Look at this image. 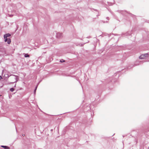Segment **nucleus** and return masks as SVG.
<instances>
[{
    "mask_svg": "<svg viewBox=\"0 0 149 149\" xmlns=\"http://www.w3.org/2000/svg\"><path fill=\"white\" fill-rule=\"evenodd\" d=\"M65 61L64 60H63V59H61L60 60V62H61V63H63V62H64Z\"/></svg>",
    "mask_w": 149,
    "mask_h": 149,
    "instance_id": "15",
    "label": "nucleus"
},
{
    "mask_svg": "<svg viewBox=\"0 0 149 149\" xmlns=\"http://www.w3.org/2000/svg\"><path fill=\"white\" fill-rule=\"evenodd\" d=\"M11 36V35L9 33H6L4 35L3 37H5L6 38L9 37Z\"/></svg>",
    "mask_w": 149,
    "mask_h": 149,
    "instance_id": "8",
    "label": "nucleus"
},
{
    "mask_svg": "<svg viewBox=\"0 0 149 149\" xmlns=\"http://www.w3.org/2000/svg\"><path fill=\"white\" fill-rule=\"evenodd\" d=\"M134 146V147H135V146H136V145H134V146Z\"/></svg>",
    "mask_w": 149,
    "mask_h": 149,
    "instance_id": "21",
    "label": "nucleus"
},
{
    "mask_svg": "<svg viewBox=\"0 0 149 149\" xmlns=\"http://www.w3.org/2000/svg\"><path fill=\"white\" fill-rule=\"evenodd\" d=\"M14 88H11L10 89V91L12 92H13L14 90Z\"/></svg>",
    "mask_w": 149,
    "mask_h": 149,
    "instance_id": "14",
    "label": "nucleus"
},
{
    "mask_svg": "<svg viewBox=\"0 0 149 149\" xmlns=\"http://www.w3.org/2000/svg\"><path fill=\"white\" fill-rule=\"evenodd\" d=\"M38 87V85H37L36 87H35V88L34 91V93L35 94L36 93V90H37V88Z\"/></svg>",
    "mask_w": 149,
    "mask_h": 149,
    "instance_id": "12",
    "label": "nucleus"
},
{
    "mask_svg": "<svg viewBox=\"0 0 149 149\" xmlns=\"http://www.w3.org/2000/svg\"><path fill=\"white\" fill-rule=\"evenodd\" d=\"M106 19H107V20H109V17H107V18H106Z\"/></svg>",
    "mask_w": 149,
    "mask_h": 149,
    "instance_id": "17",
    "label": "nucleus"
},
{
    "mask_svg": "<svg viewBox=\"0 0 149 149\" xmlns=\"http://www.w3.org/2000/svg\"><path fill=\"white\" fill-rule=\"evenodd\" d=\"M1 147L4 148L5 149H10V148L7 146L2 145L1 146Z\"/></svg>",
    "mask_w": 149,
    "mask_h": 149,
    "instance_id": "9",
    "label": "nucleus"
},
{
    "mask_svg": "<svg viewBox=\"0 0 149 149\" xmlns=\"http://www.w3.org/2000/svg\"><path fill=\"white\" fill-rule=\"evenodd\" d=\"M16 86V84L15 85L14 87H15Z\"/></svg>",
    "mask_w": 149,
    "mask_h": 149,
    "instance_id": "24",
    "label": "nucleus"
},
{
    "mask_svg": "<svg viewBox=\"0 0 149 149\" xmlns=\"http://www.w3.org/2000/svg\"><path fill=\"white\" fill-rule=\"evenodd\" d=\"M8 54L6 53V51L5 49L3 48L1 49L0 51V56H7Z\"/></svg>",
    "mask_w": 149,
    "mask_h": 149,
    "instance_id": "1",
    "label": "nucleus"
},
{
    "mask_svg": "<svg viewBox=\"0 0 149 149\" xmlns=\"http://www.w3.org/2000/svg\"><path fill=\"white\" fill-rule=\"evenodd\" d=\"M11 15V16H13V15Z\"/></svg>",
    "mask_w": 149,
    "mask_h": 149,
    "instance_id": "23",
    "label": "nucleus"
},
{
    "mask_svg": "<svg viewBox=\"0 0 149 149\" xmlns=\"http://www.w3.org/2000/svg\"><path fill=\"white\" fill-rule=\"evenodd\" d=\"M22 136H25V134H22Z\"/></svg>",
    "mask_w": 149,
    "mask_h": 149,
    "instance_id": "18",
    "label": "nucleus"
},
{
    "mask_svg": "<svg viewBox=\"0 0 149 149\" xmlns=\"http://www.w3.org/2000/svg\"><path fill=\"white\" fill-rule=\"evenodd\" d=\"M4 39V41L5 42H7V43L8 44H10L11 42V40L9 38H5V37H3Z\"/></svg>",
    "mask_w": 149,
    "mask_h": 149,
    "instance_id": "3",
    "label": "nucleus"
},
{
    "mask_svg": "<svg viewBox=\"0 0 149 149\" xmlns=\"http://www.w3.org/2000/svg\"><path fill=\"white\" fill-rule=\"evenodd\" d=\"M10 76H13L14 77V78H14L15 80V81L13 83H16L17 82L18 80L17 79H19L18 76L17 75H15L14 74H12Z\"/></svg>",
    "mask_w": 149,
    "mask_h": 149,
    "instance_id": "5",
    "label": "nucleus"
},
{
    "mask_svg": "<svg viewBox=\"0 0 149 149\" xmlns=\"http://www.w3.org/2000/svg\"><path fill=\"white\" fill-rule=\"evenodd\" d=\"M24 56L25 57H29V55L28 54H24Z\"/></svg>",
    "mask_w": 149,
    "mask_h": 149,
    "instance_id": "11",
    "label": "nucleus"
},
{
    "mask_svg": "<svg viewBox=\"0 0 149 149\" xmlns=\"http://www.w3.org/2000/svg\"><path fill=\"white\" fill-rule=\"evenodd\" d=\"M94 10L95 11H97V10L96 9H94Z\"/></svg>",
    "mask_w": 149,
    "mask_h": 149,
    "instance_id": "20",
    "label": "nucleus"
},
{
    "mask_svg": "<svg viewBox=\"0 0 149 149\" xmlns=\"http://www.w3.org/2000/svg\"><path fill=\"white\" fill-rule=\"evenodd\" d=\"M107 3H108V4L109 5V6L112 5V4H113V3L112 2H108Z\"/></svg>",
    "mask_w": 149,
    "mask_h": 149,
    "instance_id": "13",
    "label": "nucleus"
},
{
    "mask_svg": "<svg viewBox=\"0 0 149 149\" xmlns=\"http://www.w3.org/2000/svg\"><path fill=\"white\" fill-rule=\"evenodd\" d=\"M62 33H56V37L58 38L59 39L62 38Z\"/></svg>",
    "mask_w": 149,
    "mask_h": 149,
    "instance_id": "4",
    "label": "nucleus"
},
{
    "mask_svg": "<svg viewBox=\"0 0 149 149\" xmlns=\"http://www.w3.org/2000/svg\"><path fill=\"white\" fill-rule=\"evenodd\" d=\"M51 130V132H52L53 131V129H52L51 130Z\"/></svg>",
    "mask_w": 149,
    "mask_h": 149,
    "instance_id": "19",
    "label": "nucleus"
},
{
    "mask_svg": "<svg viewBox=\"0 0 149 149\" xmlns=\"http://www.w3.org/2000/svg\"><path fill=\"white\" fill-rule=\"evenodd\" d=\"M2 79V76L0 75V80Z\"/></svg>",
    "mask_w": 149,
    "mask_h": 149,
    "instance_id": "16",
    "label": "nucleus"
},
{
    "mask_svg": "<svg viewBox=\"0 0 149 149\" xmlns=\"http://www.w3.org/2000/svg\"><path fill=\"white\" fill-rule=\"evenodd\" d=\"M139 63H138V64L137 63H135V64H134V65H131V66H129V67L128 68V69H130L131 68H132V67H133L134 66H137V65H139Z\"/></svg>",
    "mask_w": 149,
    "mask_h": 149,
    "instance_id": "6",
    "label": "nucleus"
},
{
    "mask_svg": "<svg viewBox=\"0 0 149 149\" xmlns=\"http://www.w3.org/2000/svg\"><path fill=\"white\" fill-rule=\"evenodd\" d=\"M130 149H133V148H130Z\"/></svg>",
    "mask_w": 149,
    "mask_h": 149,
    "instance_id": "22",
    "label": "nucleus"
},
{
    "mask_svg": "<svg viewBox=\"0 0 149 149\" xmlns=\"http://www.w3.org/2000/svg\"><path fill=\"white\" fill-rule=\"evenodd\" d=\"M148 54L146 53L141 54L139 57V58L140 59H145L148 57Z\"/></svg>",
    "mask_w": 149,
    "mask_h": 149,
    "instance_id": "2",
    "label": "nucleus"
},
{
    "mask_svg": "<svg viewBox=\"0 0 149 149\" xmlns=\"http://www.w3.org/2000/svg\"><path fill=\"white\" fill-rule=\"evenodd\" d=\"M131 34V33L130 32H128L125 33V36H130Z\"/></svg>",
    "mask_w": 149,
    "mask_h": 149,
    "instance_id": "10",
    "label": "nucleus"
},
{
    "mask_svg": "<svg viewBox=\"0 0 149 149\" xmlns=\"http://www.w3.org/2000/svg\"><path fill=\"white\" fill-rule=\"evenodd\" d=\"M118 12L119 13H121L122 14L124 15L125 14V13L126 12L125 11H124L123 10H118Z\"/></svg>",
    "mask_w": 149,
    "mask_h": 149,
    "instance_id": "7",
    "label": "nucleus"
}]
</instances>
